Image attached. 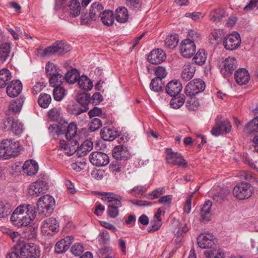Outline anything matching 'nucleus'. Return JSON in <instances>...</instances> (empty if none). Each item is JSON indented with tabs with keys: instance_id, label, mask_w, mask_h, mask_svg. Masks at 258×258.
<instances>
[{
	"instance_id": "nucleus-9",
	"label": "nucleus",
	"mask_w": 258,
	"mask_h": 258,
	"mask_svg": "<svg viewBox=\"0 0 258 258\" xmlns=\"http://www.w3.org/2000/svg\"><path fill=\"white\" fill-rule=\"evenodd\" d=\"M54 206V199L49 195L41 197L37 202L38 210L42 213H44L45 210L47 213H51L53 211Z\"/></svg>"
},
{
	"instance_id": "nucleus-43",
	"label": "nucleus",
	"mask_w": 258,
	"mask_h": 258,
	"mask_svg": "<svg viewBox=\"0 0 258 258\" xmlns=\"http://www.w3.org/2000/svg\"><path fill=\"white\" fill-rule=\"evenodd\" d=\"M21 211V208L18 207L13 212L11 216V221L16 226L21 227V219L23 213Z\"/></svg>"
},
{
	"instance_id": "nucleus-4",
	"label": "nucleus",
	"mask_w": 258,
	"mask_h": 258,
	"mask_svg": "<svg viewBox=\"0 0 258 258\" xmlns=\"http://www.w3.org/2000/svg\"><path fill=\"white\" fill-rule=\"evenodd\" d=\"M71 46L63 41H57L51 46L45 48L42 53L43 56L54 54H63L70 50Z\"/></svg>"
},
{
	"instance_id": "nucleus-63",
	"label": "nucleus",
	"mask_w": 258,
	"mask_h": 258,
	"mask_svg": "<svg viewBox=\"0 0 258 258\" xmlns=\"http://www.w3.org/2000/svg\"><path fill=\"white\" fill-rule=\"evenodd\" d=\"M254 9H258V0H250L249 3L244 8V11L247 12Z\"/></svg>"
},
{
	"instance_id": "nucleus-13",
	"label": "nucleus",
	"mask_w": 258,
	"mask_h": 258,
	"mask_svg": "<svg viewBox=\"0 0 258 258\" xmlns=\"http://www.w3.org/2000/svg\"><path fill=\"white\" fill-rule=\"evenodd\" d=\"M41 229L44 234L53 235L58 231V224L55 219L50 218L42 222Z\"/></svg>"
},
{
	"instance_id": "nucleus-40",
	"label": "nucleus",
	"mask_w": 258,
	"mask_h": 258,
	"mask_svg": "<svg viewBox=\"0 0 258 258\" xmlns=\"http://www.w3.org/2000/svg\"><path fill=\"white\" fill-rule=\"evenodd\" d=\"M64 81V78L63 75L57 73L55 74H53V75L49 78V85L54 88L61 86Z\"/></svg>"
},
{
	"instance_id": "nucleus-41",
	"label": "nucleus",
	"mask_w": 258,
	"mask_h": 258,
	"mask_svg": "<svg viewBox=\"0 0 258 258\" xmlns=\"http://www.w3.org/2000/svg\"><path fill=\"white\" fill-rule=\"evenodd\" d=\"M78 82L79 87L85 90H90L93 87L92 82L85 75L80 76Z\"/></svg>"
},
{
	"instance_id": "nucleus-26",
	"label": "nucleus",
	"mask_w": 258,
	"mask_h": 258,
	"mask_svg": "<svg viewBox=\"0 0 258 258\" xmlns=\"http://www.w3.org/2000/svg\"><path fill=\"white\" fill-rule=\"evenodd\" d=\"M196 68L193 64L187 63L184 65L181 77L185 81L190 80L194 76Z\"/></svg>"
},
{
	"instance_id": "nucleus-60",
	"label": "nucleus",
	"mask_w": 258,
	"mask_h": 258,
	"mask_svg": "<svg viewBox=\"0 0 258 258\" xmlns=\"http://www.w3.org/2000/svg\"><path fill=\"white\" fill-rule=\"evenodd\" d=\"M71 252L76 256L81 255L83 252V247L80 243H76L71 247Z\"/></svg>"
},
{
	"instance_id": "nucleus-17",
	"label": "nucleus",
	"mask_w": 258,
	"mask_h": 258,
	"mask_svg": "<svg viewBox=\"0 0 258 258\" xmlns=\"http://www.w3.org/2000/svg\"><path fill=\"white\" fill-rule=\"evenodd\" d=\"M112 155L117 160H126L130 157L127 147L123 145L115 146L112 151Z\"/></svg>"
},
{
	"instance_id": "nucleus-57",
	"label": "nucleus",
	"mask_w": 258,
	"mask_h": 258,
	"mask_svg": "<svg viewBox=\"0 0 258 258\" xmlns=\"http://www.w3.org/2000/svg\"><path fill=\"white\" fill-rule=\"evenodd\" d=\"M86 165V162L84 159L80 158V161H78L76 162L72 163L71 164V168L77 172L80 171L82 169H84Z\"/></svg>"
},
{
	"instance_id": "nucleus-18",
	"label": "nucleus",
	"mask_w": 258,
	"mask_h": 258,
	"mask_svg": "<svg viewBox=\"0 0 258 258\" xmlns=\"http://www.w3.org/2000/svg\"><path fill=\"white\" fill-rule=\"evenodd\" d=\"M23 85L21 82L18 80H13L7 88V93L9 96L15 97L20 94Z\"/></svg>"
},
{
	"instance_id": "nucleus-33",
	"label": "nucleus",
	"mask_w": 258,
	"mask_h": 258,
	"mask_svg": "<svg viewBox=\"0 0 258 258\" xmlns=\"http://www.w3.org/2000/svg\"><path fill=\"white\" fill-rule=\"evenodd\" d=\"M212 204L210 201L205 202L201 211V216L203 220L209 221L211 217V210Z\"/></svg>"
},
{
	"instance_id": "nucleus-61",
	"label": "nucleus",
	"mask_w": 258,
	"mask_h": 258,
	"mask_svg": "<svg viewBox=\"0 0 258 258\" xmlns=\"http://www.w3.org/2000/svg\"><path fill=\"white\" fill-rule=\"evenodd\" d=\"M155 73L157 76L155 77V78H158L161 80L164 78L167 75V72L165 68L161 66H158L156 68Z\"/></svg>"
},
{
	"instance_id": "nucleus-58",
	"label": "nucleus",
	"mask_w": 258,
	"mask_h": 258,
	"mask_svg": "<svg viewBox=\"0 0 258 258\" xmlns=\"http://www.w3.org/2000/svg\"><path fill=\"white\" fill-rule=\"evenodd\" d=\"M200 106V102L198 100H196V98H191L190 101H187L186 106L190 111L196 110Z\"/></svg>"
},
{
	"instance_id": "nucleus-25",
	"label": "nucleus",
	"mask_w": 258,
	"mask_h": 258,
	"mask_svg": "<svg viewBox=\"0 0 258 258\" xmlns=\"http://www.w3.org/2000/svg\"><path fill=\"white\" fill-rule=\"evenodd\" d=\"M104 7L99 2H95L91 5L90 10V17L92 20H96L100 18L103 13Z\"/></svg>"
},
{
	"instance_id": "nucleus-11",
	"label": "nucleus",
	"mask_w": 258,
	"mask_h": 258,
	"mask_svg": "<svg viewBox=\"0 0 258 258\" xmlns=\"http://www.w3.org/2000/svg\"><path fill=\"white\" fill-rule=\"evenodd\" d=\"M196 49L195 43L190 38L184 39L180 43V52L184 57H191L195 54Z\"/></svg>"
},
{
	"instance_id": "nucleus-27",
	"label": "nucleus",
	"mask_w": 258,
	"mask_h": 258,
	"mask_svg": "<svg viewBox=\"0 0 258 258\" xmlns=\"http://www.w3.org/2000/svg\"><path fill=\"white\" fill-rule=\"evenodd\" d=\"M21 208V211L23 213V215L27 218L31 219V221H33L36 216V212L35 208L32 205H23L19 206Z\"/></svg>"
},
{
	"instance_id": "nucleus-15",
	"label": "nucleus",
	"mask_w": 258,
	"mask_h": 258,
	"mask_svg": "<svg viewBox=\"0 0 258 258\" xmlns=\"http://www.w3.org/2000/svg\"><path fill=\"white\" fill-rule=\"evenodd\" d=\"M91 163L96 166H104L109 162V157L106 154L100 152H95L90 156Z\"/></svg>"
},
{
	"instance_id": "nucleus-53",
	"label": "nucleus",
	"mask_w": 258,
	"mask_h": 258,
	"mask_svg": "<svg viewBox=\"0 0 258 258\" xmlns=\"http://www.w3.org/2000/svg\"><path fill=\"white\" fill-rule=\"evenodd\" d=\"M89 109V107L82 106L80 105H75L70 109V112L72 115L78 116L82 113L87 112Z\"/></svg>"
},
{
	"instance_id": "nucleus-64",
	"label": "nucleus",
	"mask_w": 258,
	"mask_h": 258,
	"mask_svg": "<svg viewBox=\"0 0 258 258\" xmlns=\"http://www.w3.org/2000/svg\"><path fill=\"white\" fill-rule=\"evenodd\" d=\"M244 129H258V117H254L247 123Z\"/></svg>"
},
{
	"instance_id": "nucleus-12",
	"label": "nucleus",
	"mask_w": 258,
	"mask_h": 258,
	"mask_svg": "<svg viewBox=\"0 0 258 258\" xmlns=\"http://www.w3.org/2000/svg\"><path fill=\"white\" fill-rule=\"evenodd\" d=\"M48 188L46 182L39 180L32 183L29 186L28 192L30 196L38 197L44 194Z\"/></svg>"
},
{
	"instance_id": "nucleus-3",
	"label": "nucleus",
	"mask_w": 258,
	"mask_h": 258,
	"mask_svg": "<svg viewBox=\"0 0 258 258\" xmlns=\"http://www.w3.org/2000/svg\"><path fill=\"white\" fill-rule=\"evenodd\" d=\"M101 195L103 196L102 200L108 203V215L112 218H116L119 213L118 208L122 206L117 196L112 192H103Z\"/></svg>"
},
{
	"instance_id": "nucleus-35",
	"label": "nucleus",
	"mask_w": 258,
	"mask_h": 258,
	"mask_svg": "<svg viewBox=\"0 0 258 258\" xmlns=\"http://www.w3.org/2000/svg\"><path fill=\"white\" fill-rule=\"evenodd\" d=\"M173 98L170 100V106L174 109H178L184 103L185 97L183 94H179L172 96Z\"/></svg>"
},
{
	"instance_id": "nucleus-38",
	"label": "nucleus",
	"mask_w": 258,
	"mask_h": 258,
	"mask_svg": "<svg viewBox=\"0 0 258 258\" xmlns=\"http://www.w3.org/2000/svg\"><path fill=\"white\" fill-rule=\"evenodd\" d=\"M24 98L20 97L11 102L9 106V110L16 114L20 112L24 104Z\"/></svg>"
},
{
	"instance_id": "nucleus-47",
	"label": "nucleus",
	"mask_w": 258,
	"mask_h": 258,
	"mask_svg": "<svg viewBox=\"0 0 258 258\" xmlns=\"http://www.w3.org/2000/svg\"><path fill=\"white\" fill-rule=\"evenodd\" d=\"M205 254L206 258H224V253L220 248L206 250Z\"/></svg>"
},
{
	"instance_id": "nucleus-28",
	"label": "nucleus",
	"mask_w": 258,
	"mask_h": 258,
	"mask_svg": "<svg viewBox=\"0 0 258 258\" xmlns=\"http://www.w3.org/2000/svg\"><path fill=\"white\" fill-rule=\"evenodd\" d=\"M129 18L128 12L124 7H119L115 11L116 20L120 23L126 22Z\"/></svg>"
},
{
	"instance_id": "nucleus-46",
	"label": "nucleus",
	"mask_w": 258,
	"mask_h": 258,
	"mask_svg": "<svg viewBox=\"0 0 258 258\" xmlns=\"http://www.w3.org/2000/svg\"><path fill=\"white\" fill-rule=\"evenodd\" d=\"M150 88L155 92L163 91L164 86L162 83V80L155 78L153 79L150 84Z\"/></svg>"
},
{
	"instance_id": "nucleus-50",
	"label": "nucleus",
	"mask_w": 258,
	"mask_h": 258,
	"mask_svg": "<svg viewBox=\"0 0 258 258\" xmlns=\"http://www.w3.org/2000/svg\"><path fill=\"white\" fill-rule=\"evenodd\" d=\"M67 91L63 86H59L54 88L53 96L54 100L57 101H61L66 95Z\"/></svg>"
},
{
	"instance_id": "nucleus-34",
	"label": "nucleus",
	"mask_w": 258,
	"mask_h": 258,
	"mask_svg": "<svg viewBox=\"0 0 258 258\" xmlns=\"http://www.w3.org/2000/svg\"><path fill=\"white\" fill-rule=\"evenodd\" d=\"M100 18L102 22L107 26L112 25L114 21V14L111 10L103 11Z\"/></svg>"
},
{
	"instance_id": "nucleus-62",
	"label": "nucleus",
	"mask_w": 258,
	"mask_h": 258,
	"mask_svg": "<svg viewBox=\"0 0 258 258\" xmlns=\"http://www.w3.org/2000/svg\"><path fill=\"white\" fill-rule=\"evenodd\" d=\"M146 192V188L142 186H137L135 187L131 191L133 195L137 197L142 196L144 193Z\"/></svg>"
},
{
	"instance_id": "nucleus-1",
	"label": "nucleus",
	"mask_w": 258,
	"mask_h": 258,
	"mask_svg": "<svg viewBox=\"0 0 258 258\" xmlns=\"http://www.w3.org/2000/svg\"><path fill=\"white\" fill-rule=\"evenodd\" d=\"M63 134L68 141H60L59 148L65 155L71 156L76 152L80 142L84 140L86 136L83 130H51L50 132L54 139Z\"/></svg>"
},
{
	"instance_id": "nucleus-52",
	"label": "nucleus",
	"mask_w": 258,
	"mask_h": 258,
	"mask_svg": "<svg viewBox=\"0 0 258 258\" xmlns=\"http://www.w3.org/2000/svg\"><path fill=\"white\" fill-rule=\"evenodd\" d=\"M165 193L164 187H160L153 190L152 192L146 196V197L149 199L155 200L158 199L160 196Z\"/></svg>"
},
{
	"instance_id": "nucleus-31",
	"label": "nucleus",
	"mask_w": 258,
	"mask_h": 258,
	"mask_svg": "<svg viewBox=\"0 0 258 258\" xmlns=\"http://www.w3.org/2000/svg\"><path fill=\"white\" fill-rule=\"evenodd\" d=\"M80 77L79 71L76 69H73L68 71L64 78L67 83L73 84L78 82Z\"/></svg>"
},
{
	"instance_id": "nucleus-42",
	"label": "nucleus",
	"mask_w": 258,
	"mask_h": 258,
	"mask_svg": "<svg viewBox=\"0 0 258 258\" xmlns=\"http://www.w3.org/2000/svg\"><path fill=\"white\" fill-rule=\"evenodd\" d=\"M178 41V36L177 34H171L165 40V46L169 49H173L177 46Z\"/></svg>"
},
{
	"instance_id": "nucleus-49",
	"label": "nucleus",
	"mask_w": 258,
	"mask_h": 258,
	"mask_svg": "<svg viewBox=\"0 0 258 258\" xmlns=\"http://www.w3.org/2000/svg\"><path fill=\"white\" fill-rule=\"evenodd\" d=\"M51 102V96L46 93H41L38 99L39 105L44 108H47Z\"/></svg>"
},
{
	"instance_id": "nucleus-45",
	"label": "nucleus",
	"mask_w": 258,
	"mask_h": 258,
	"mask_svg": "<svg viewBox=\"0 0 258 258\" xmlns=\"http://www.w3.org/2000/svg\"><path fill=\"white\" fill-rule=\"evenodd\" d=\"M11 47L10 43H5L0 46V58L2 61H5L9 56Z\"/></svg>"
},
{
	"instance_id": "nucleus-14",
	"label": "nucleus",
	"mask_w": 258,
	"mask_h": 258,
	"mask_svg": "<svg viewBox=\"0 0 258 258\" xmlns=\"http://www.w3.org/2000/svg\"><path fill=\"white\" fill-rule=\"evenodd\" d=\"M221 72L225 78L231 76L236 68V60L234 57H228L221 64Z\"/></svg>"
},
{
	"instance_id": "nucleus-56",
	"label": "nucleus",
	"mask_w": 258,
	"mask_h": 258,
	"mask_svg": "<svg viewBox=\"0 0 258 258\" xmlns=\"http://www.w3.org/2000/svg\"><path fill=\"white\" fill-rule=\"evenodd\" d=\"M229 194V191L228 189H223L221 191L215 194L213 196V199L218 203H221L227 196Z\"/></svg>"
},
{
	"instance_id": "nucleus-24",
	"label": "nucleus",
	"mask_w": 258,
	"mask_h": 258,
	"mask_svg": "<svg viewBox=\"0 0 258 258\" xmlns=\"http://www.w3.org/2000/svg\"><path fill=\"white\" fill-rule=\"evenodd\" d=\"M38 165L33 160H28L25 162L23 166V170L27 175H35L38 171Z\"/></svg>"
},
{
	"instance_id": "nucleus-10",
	"label": "nucleus",
	"mask_w": 258,
	"mask_h": 258,
	"mask_svg": "<svg viewBox=\"0 0 258 258\" xmlns=\"http://www.w3.org/2000/svg\"><path fill=\"white\" fill-rule=\"evenodd\" d=\"M225 49L233 50L237 49L241 43L240 35L236 32H233L226 36L223 41Z\"/></svg>"
},
{
	"instance_id": "nucleus-16",
	"label": "nucleus",
	"mask_w": 258,
	"mask_h": 258,
	"mask_svg": "<svg viewBox=\"0 0 258 258\" xmlns=\"http://www.w3.org/2000/svg\"><path fill=\"white\" fill-rule=\"evenodd\" d=\"M197 243L202 248H211L215 244L214 235L208 232L201 233L197 238Z\"/></svg>"
},
{
	"instance_id": "nucleus-5",
	"label": "nucleus",
	"mask_w": 258,
	"mask_h": 258,
	"mask_svg": "<svg viewBox=\"0 0 258 258\" xmlns=\"http://www.w3.org/2000/svg\"><path fill=\"white\" fill-rule=\"evenodd\" d=\"M205 87V83L202 79H195L187 84L184 91L186 95L193 97L203 92Z\"/></svg>"
},
{
	"instance_id": "nucleus-51",
	"label": "nucleus",
	"mask_w": 258,
	"mask_h": 258,
	"mask_svg": "<svg viewBox=\"0 0 258 258\" xmlns=\"http://www.w3.org/2000/svg\"><path fill=\"white\" fill-rule=\"evenodd\" d=\"M222 32L220 30H215L210 35V43L219 44L222 41Z\"/></svg>"
},
{
	"instance_id": "nucleus-29",
	"label": "nucleus",
	"mask_w": 258,
	"mask_h": 258,
	"mask_svg": "<svg viewBox=\"0 0 258 258\" xmlns=\"http://www.w3.org/2000/svg\"><path fill=\"white\" fill-rule=\"evenodd\" d=\"M4 129H23L22 122L14 118L9 117L3 122Z\"/></svg>"
},
{
	"instance_id": "nucleus-8",
	"label": "nucleus",
	"mask_w": 258,
	"mask_h": 258,
	"mask_svg": "<svg viewBox=\"0 0 258 258\" xmlns=\"http://www.w3.org/2000/svg\"><path fill=\"white\" fill-rule=\"evenodd\" d=\"M21 258H38L40 255L39 248L33 243H24L20 248Z\"/></svg>"
},
{
	"instance_id": "nucleus-44",
	"label": "nucleus",
	"mask_w": 258,
	"mask_h": 258,
	"mask_svg": "<svg viewBox=\"0 0 258 258\" xmlns=\"http://www.w3.org/2000/svg\"><path fill=\"white\" fill-rule=\"evenodd\" d=\"M195 63L199 66H203L207 60V54L204 49H199L193 58Z\"/></svg>"
},
{
	"instance_id": "nucleus-30",
	"label": "nucleus",
	"mask_w": 258,
	"mask_h": 258,
	"mask_svg": "<svg viewBox=\"0 0 258 258\" xmlns=\"http://www.w3.org/2000/svg\"><path fill=\"white\" fill-rule=\"evenodd\" d=\"M232 125L227 119H223L222 115H217L215 119V125L212 129H231Z\"/></svg>"
},
{
	"instance_id": "nucleus-2",
	"label": "nucleus",
	"mask_w": 258,
	"mask_h": 258,
	"mask_svg": "<svg viewBox=\"0 0 258 258\" xmlns=\"http://www.w3.org/2000/svg\"><path fill=\"white\" fill-rule=\"evenodd\" d=\"M22 149L18 141L4 139L0 142V159L7 160L18 156Z\"/></svg>"
},
{
	"instance_id": "nucleus-39",
	"label": "nucleus",
	"mask_w": 258,
	"mask_h": 258,
	"mask_svg": "<svg viewBox=\"0 0 258 258\" xmlns=\"http://www.w3.org/2000/svg\"><path fill=\"white\" fill-rule=\"evenodd\" d=\"M225 17V10L220 8L212 10L210 14V20L216 23L221 21Z\"/></svg>"
},
{
	"instance_id": "nucleus-21",
	"label": "nucleus",
	"mask_w": 258,
	"mask_h": 258,
	"mask_svg": "<svg viewBox=\"0 0 258 258\" xmlns=\"http://www.w3.org/2000/svg\"><path fill=\"white\" fill-rule=\"evenodd\" d=\"M74 240L72 236H67L58 241L55 246V251L58 253H61L67 251Z\"/></svg>"
},
{
	"instance_id": "nucleus-32",
	"label": "nucleus",
	"mask_w": 258,
	"mask_h": 258,
	"mask_svg": "<svg viewBox=\"0 0 258 258\" xmlns=\"http://www.w3.org/2000/svg\"><path fill=\"white\" fill-rule=\"evenodd\" d=\"M70 15L72 17H76L81 14L80 2L78 0H71L69 5Z\"/></svg>"
},
{
	"instance_id": "nucleus-19",
	"label": "nucleus",
	"mask_w": 258,
	"mask_h": 258,
	"mask_svg": "<svg viewBox=\"0 0 258 258\" xmlns=\"http://www.w3.org/2000/svg\"><path fill=\"white\" fill-rule=\"evenodd\" d=\"M182 89L179 81L174 80L170 81L165 87L166 93L170 96L179 95Z\"/></svg>"
},
{
	"instance_id": "nucleus-48",
	"label": "nucleus",
	"mask_w": 258,
	"mask_h": 258,
	"mask_svg": "<svg viewBox=\"0 0 258 258\" xmlns=\"http://www.w3.org/2000/svg\"><path fill=\"white\" fill-rule=\"evenodd\" d=\"M77 101L82 106L89 107V104L91 102V97L90 94L83 93L77 96Z\"/></svg>"
},
{
	"instance_id": "nucleus-55",
	"label": "nucleus",
	"mask_w": 258,
	"mask_h": 258,
	"mask_svg": "<svg viewBox=\"0 0 258 258\" xmlns=\"http://www.w3.org/2000/svg\"><path fill=\"white\" fill-rule=\"evenodd\" d=\"M48 115L51 120L55 121L56 122L61 118L60 111L56 108H53L48 112Z\"/></svg>"
},
{
	"instance_id": "nucleus-54",
	"label": "nucleus",
	"mask_w": 258,
	"mask_h": 258,
	"mask_svg": "<svg viewBox=\"0 0 258 258\" xmlns=\"http://www.w3.org/2000/svg\"><path fill=\"white\" fill-rule=\"evenodd\" d=\"M82 144L79 147V150L82 152V153H85V154L87 152H90L93 149V144L91 140H87L81 142Z\"/></svg>"
},
{
	"instance_id": "nucleus-37",
	"label": "nucleus",
	"mask_w": 258,
	"mask_h": 258,
	"mask_svg": "<svg viewBox=\"0 0 258 258\" xmlns=\"http://www.w3.org/2000/svg\"><path fill=\"white\" fill-rule=\"evenodd\" d=\"M11 78V73L8 69L1 70L0 71V88H3L8 85Z\"/></svg>"
},
{
	"instance_id": "nucleus-22",
	"label": "nucleus",
	"mask_w": 258,
	"mask_h": 258,
	"mask_svg": "<svg viewBox=\"0 0 258 258\" xmlns=\"http://www.w3.org/2000/svg\"><path fill=\"white\" fill-rule=\"evenodd\" d=\"M234 78L236 83L239 85L247 84L250 80L248 71L244 68L239 69L234 73Z\"/></svg>"
},
{
	"instance_id": "nucleus-36",
	"label": "nucleus",
	"mask_w": 258,
	"mask_h": 258,
	"mask_svg": "<svg viewBox=\"0 0 258 258\" xmlns=\"http://www.w3.org/2000/svg\"><path fill=\"white\" fill-rule=\"evenodd\" d=\"M101 138L105 141H112L119 137L118 130H101Z\"/></svg>"
},
{
	"instance_id": "nucleus-23",
	"label": "nucleus",
	"mask_w": 258,
	"mask_h": 258,
	"mask_svg": "<svg viewBox=\"0 0 258 258\" xmlns=\"http://www.w3.org/2000/svg\"><path fill=\"white\" fill-rule=\"evenodd\" d=\"M56 124H51L48 129H78L77 124L74 122L69 123L63 118H60Z\"/></svg>"
},
{
	"instance_id": "nucleus-7",
	"label": "nucleus",
	"mask_w": 258,
	"mask_h": 258,
	"mask_svg": "<svg viewBox=\"0 0 258 258\" xmlns=\"http://www.w3.org/2000/svg\"><path fill=\"white\" fill-rule=\"evenodd\" d=\"M166 154V159L168 164L182 168L187 167V163L181 154L174 152L171 149H167Z\"/></svg>"
},
{
	"instance_id": "nucleus-6",
	"label": "nucleus",
	"mask_w": 258,
	"mask_h": 258,
	"mask_svg": "<svg viewBox=\"0 0 258 258\" xmlns=\"http://www.w3.org/2000/svg\"><path fill=\"white\" fill-rule=\"evenodd\" d=\"M233 195L239 200L248 199L253 194V188L247 182H242L237 184L233 189Z\"/></svg>"
},
{
	"instance_id": "nucleus-59",
	"label": "nucleus",
	"mask_w": 258,
	"mask_h": 258,
	"mask_svg": "<svg viewBox=\"0 0 258 258\" xmlns=\"http://www.w3.org/2000/svg\"><path fill=\"white\" fill-rule=\"evenodd\" d=\"M125 4L131 9L140 8L142 5V0H125Z\"/></svg>"
},
{
	"instance_id": "nucleus-20",
	"label": "nucleus",
	"mask_w": 258,
	"mask_h": 258,
	"mask_svg": "<svg viewBox=\"0 0 258 258\" xmlns=\"http://www.w3.org/2000/svg\"><path fill=\"white\" fill-rule=\"evenodd\" d=\"M165 58V53L162 49L159 48L151 51L148 56L149 61L155 64L161 63Z\"/></svg>"
}]
</instances>
